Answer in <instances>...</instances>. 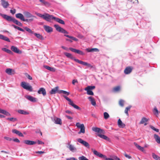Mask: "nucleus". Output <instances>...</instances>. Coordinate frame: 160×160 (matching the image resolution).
<instances>
[{"label": "nucleus", "instance_id": "nucleus-1", "mask_svg": "<svg viewBox=\"0 0 160 160\" xmlns=\"http://www.w3.org/2000/svg\"><path fill=\"white\" fill-rule=\"evenodd\" d=\"M92 130L98 133V136L100 138L108 141L110 140L109 138L103 134H101V133L103 134L105 133V132L103 130L98 128L93 127L92 128Z\"/></svg>", "mask_w": 160, "mask_h": 160}, {"label": "nucleus", "instance_id": "nucleus-2", "mask_svg": "<svg viewBox=\"0 0 160 160\" xmlns=\"http://www.w3.org/2000/svg\"><path fill=\"white\" fill-rule=\"evenodd\" d=\"M0 15L3 18L6 19L8 21H12L17 25L20 26H22V24L21 23L11 16H8L6 14H3L1 13H0Z\"/></svg>", "mask_w": 160, "mask_h": 160}, {"label": "nucleus", "instance_id": "nucleus-3", "mask_svg": "<svg viewBox=\"0 0 160 160\" xmlns=\"http://www.w3.org/2000/svg\"><path fill=\"white\" fill-rule=\"evenodd\" d=\"M21 86L24 89L28 90L30 92L32 91V88L29 84L25 82H22L21 83Z\"/></svg>", "mask_w": 160, "mask_h": 160}, {"label": "nucleus", "instance_id": "nucleus-4", "mask_svg": "<svg viewBox=\"0 0 160 160\" xmlns=\"http://www.w3.org/2000/svg\"><path fill=\"white\" fill-rule=\"evenodd\" d=\"M63 97L66 100H67L69 102V104L70 105L72 106V107H73L74 108H75L78 109V110H80V108H79L78 106L75 105L74 104L72 101L68 97L66 96H63Z\"/></svg>", "mask_w": 160, "mask_h": 160}, {"label": "nucleus", "instance_id": "nucleus-5", "mask_svg": "<svg viewBox=\"0 0 160 160\" xmlns=\"http://www.w3.org/2000/svg\"><path fill=\"white\" fill-rule=\"evenodd\" d=\"M76 126L78 128L80 129V131L78 132V133L80 134L81 133H84L85 132V128L84 125L83 124H81L79 122H77L76 123Z\"/></svg>", "mask_w": 160, "mask_h": 160}, {"label": "nucleus", "instance_id": "nucleus-6", "mask_svg": "<svg viewBox=\"0 0 160 160\" xmlns=\"http://www.w3.org/2000/svg\"><path fill=\"white\" fill-rule=\"evenodd\" d=\"M55 18V17H54L52 15H50L47 13L45 14V16L44 17V19L47 21L51 22V20L54 19Z\"/></svg>", "mask_w": 160, "mask_h": 160}, {"label": "nucleus", "instance_id": "nucleus-7", "mask_svg": "<svg viewBox=\"0 0 160 160\" xmlns=\"http://www.w3.org/2000/svg\"><path fill=\"white\" fill-rule=\"evenodd\" d=\"M54 27L56 28V30L59 32H61L64 34L68 33V32L66 30L63 28H61L58 25L55 24L54 25Z\"/></svg>", "mask_w": 160, "mask_h": 160}, {"label": "nucleus", "instance_id": "nucleus-8", "mask_svg": "<svg viewBox=\"0 0 160 160\" xmlns=\"http://www.w3.org/2000/svg\"><path fill=\"white\" fill-rule=\"evenodd\" d=\"M77 141L78 142H79V143H81V144H82L85 147H87L88 148H89V143L87 142L84 141L83 140L80 138L77 139Z\"/></svg>", "mask_w": 160, "mask_h": 160}, {"label": "nucleus", "instance_id": "nucleus-9", "mask_svg": "<svg viewBox=\"0 0 160 160\" xmlns=\"http://www.w3.org/2000/svg\"><path fill=\"white\" fill-rule=\"evenodd\" d=\"M64 54L68 58H70L72 60H73L76 62H78V61L79 60V59H76L73 55L71 53L67 52L64 53Z\"/></svg>", "mask_w": 160, "mask_h": 160}, {"label": "nucleus", "instance_id": "nucleus-10", "mask_svg": "<svg viewBox=\"0 0 160 160\" xmlns=\"http://www.w3.org/2000/svg\"><path fill=\"white\" fill-rule=\"evenodd\" d=\"M78 61V63L81 64L83 65L84 66H87L88 67L90 68H94V67L92 65H91V64H90L89 63H88L87 62H83L82 61L80 60Z\"/></svg>", "mask_w": 160, "mask_h": 160}, {"label": "nucleus", "instance_id": "nucleus-11", "mask_svg": "<svg viewBox=\"0 0 160 160\" xmlns=\"http://www.w3.org/2000/svg\"><path fill=\"white\" fill-rule=\"evenodd\" d=\"M133 67L131 66H128L127 67L124 69V72L125 74H130L132 71Z\"/></svg>", "mask_w": 160, "mask_h": 160}, {"label": "nucleus", "instance_id": "nucleus-12", "mask_svg": "<svg viewBox=\"0 0 160 160\" xmlns=\"http://www.w3.org/2000/svg\"><path fill=\"white\" fill-rule=\"evenodd\" d=\"M69 49L72 52H75L81 55H84V53L82 51L76 49L72 48H69Z\"/></svg>", "mask_w": 160, "mask_h": 160}, {"label": "nucleus", "instance_id": "nucleus-13", "mask_svg": "<svg viewBox=\"0 0 160 160\" xmlns=\"http://www.w3.org/2000/svg\"><path fill=\"white\" fill-rule=\"evenodd\" d=\"M25 98L28 100L32 102H36L37 101V99L30 95H27Z\"/></svg>", "mask_w": 160, "mask_h": 160}, {"label": "nucleus", "instance_id": "nucleus-14", "mask_svg": "<svg viewBox=\"0 0 160 160\" xmlns=\"http://www.w3.org/2000/svg\"><path fill=\"white\" fill-rule=\"evenodd\" d=\"M92 151L93 152L94 154L100 157L101 158H105V156L103 155L101 153H100L98 152L97 151L95 150H93V149H92Z\"/></svg>", "mask_w": 160, "mask_h": 160}, {"label": "nucleus", "instance_id": "nucleus-15", "mask_svg": "<svg viewBox=\"0 0 160 160\" xmlns=\"http://www.w3.org/2000/svg\"><path fill=\"white\" fill-rule=\"evenodd\" d=\"M5 72L8 74L10 75H14L15 73V70L9 68H7Z\"/></svg>", "mask_w": 160, "mask_h": 160}, {"label": "nucleus", "instance_id": "nucleus-16", "mask_svg": "<svg viewBox=\"0 0 160 160\" xmlns=\"http://www.w3.org/2000/svg\"><path fill=\"white\" fill-rule=\"evenodd\" d=\"M38 93L39 94H42L43 96L46 95V92L43 88H40L38 91Z\"/></svg>", "mask_w": 160, "mask_h": 160}, {"label": "nucleus", "instance_id": "nucleus-17", "mask_svg": "<svg viewBox=\"0 0 160 160\" xmlns=\"http://www.w3.org/2000/svg\"><path fill=\"white\" fill-rule=\"evenodd\" d=\"M11 49L12 51L18 54H21L22 53V52L18 49L17 48L14 46H12L11 47Z\"/></svg>", "mask_w": 160, "mask_h": 160}, {"label": "nucleus", "instance_id": "nucleus-18", "mask_svg": "<svg viewBox=\"0 0 160 160\" xmlns=\"http://www.w3.org/2000/svg\"><path fill=\"white\" fill-rule=\"evenodd\" d=\"M1 4L4 8H7L9 6L8 2L5 0H1Z\"/></svg>", "mask_w": 160, "mask_h": 160}, {"label": "nucleus", "instance_id": "nucleus-19", "mask_svg": "<svg viewBox=\"0 0 160 160\" xmlns=\"http://www.w3.org/2000/svg\"><path fill=\"white\" fill-rule=\"evenodd\" d=\"M23 142L24 143L28 145H34L36 144L37 143L36 142L29 140H25Z\"/></svg>", "mask_w": 160, "mask_h": 160}, {"label": "nucleus", "instance_id": "nucleus-20", "mask_svg": "<svg viewBox=\"0 0 160 160\" xmlns=\"http://www.w3.org/2000/svg\"><path fill=\"white\" fill-rule=\"evenodd\" d=\"M45 30L47 32H52V28L48 26L44 25L43 26Z\"/></svg>", "mask_w": 160, "mask_h": 160}, {"label": "nucleus", "instance_id": "nucleus-21", "mask_svg": "<svg viewBox=\"0 0 160 160\" xmlns=\"http://www.w3.org/2000/svg\"><path fill=\"white\" fill-rule=\"evenodd\" d=\"M24 14L27 18H36V17L32 15L31 13L28 12H25L23 13Z\"/></svg>", "mask_w": 160, "mask_h": 160}, {"label": "nucleus", "instance_id": "nucleus-22", "mask_svg": "<svg viewBox=\"0 0 160 160\" xmlns=\"http://www.w3.org/2000/svg\"><path fill=\"white\" fill-rule=\"evenodd\" d=\"M16 17L17 18L20 19L23 21H25V19L23 15L21 13H18L16 14Z\"/></svg>", "mask_w": 160, "mask_h": 160}, {"label": "nucleus", "instance_id": "nucleus-23", "mask_svg": "<svg viewBox=\"0 0 160 160\" xmlns=\"http://www.w3.org/2000/svg\"><path fill=\"white\" fill-rule=\"evenodd\" d=\"M58 87H56L55 88L51 90L50 92V93L51 94H53L56 93L57 92H58V91H59L58 90Z\"/></svg>", "mask_w": 160, "mask_h": 160}, {"label": "nucleus", "instance_id": "nucleus-24", "mask_svg": "<svg viewBox=\"0 0 160 160\" xmlns=\"http://www.w3.org/2000/svg\"><path fill=\"white\" fill-rule=\"evenodd\" d=\"M54 122L56 124L61 125L62 124V122L61 119L57 117H55L54 119Z\"/></svg>", "mask_w": 160, "mask_h": 160}, {"label": "nucleus", "instance_id": "nucleus-25", "mask_svg": "<svg viewBox=\"0 0 160 160\" xmlns=\"http://www.w3.org/2000/svg\"><path fill=\"white\" fill-rule=\"evenodd\" d=\"M12 132L13 133H15V134L18 135L19 136L22 137H23V134L21 132L19 131H18L16 129L12 130Z\"/></svg>", "mask_w": 160, "mask_h": 160}, {"label": "nucleus", "instance_id": "nucleus-26", "mask_svg": "<svg viewBox=\"0 0 160 160\" xmlns=\"http://www.w3.org/2000/svg\"><path fill=\"white\" fill-rule=\"evenodd\" d=\"M88 99L89 101L91 102L93 106H95L96 105V101L92 97H89L88 98Z\"/></svg>", "mask_w": 160, "mask_h": 160}, {"label": "nucleus", "instance_id": "nucleus-27", "mask_svg": "<svg viewBox=\"0 0 160 160\" xmlns=\"http://www.w3.org/2000/svg\"><path fill=\"white\" fill-rule=\"evenodd\" d=\"M118 125L119 128H123L125 127V124L122 122V121L120 119H119L118 120Z\"/></svg>", "mask_w": 160, "mask_h": 160}, {"label": "nucleus", "instance_id": "nucleus-28", "mask_svg": "<svg viewBox=\"0 0 160 160\" xmlns=\"http://www.w3.org/2000/svg\"><path fill=\"white\" fill-rule=\"evenodd\" d=\"M134 145L137 147V148L138 149L140 150V151H142V152H144L145 151L144 149L142 147H141V146H140V145H138L136 143L134 142Z\"/></svg>", "mask_w": 160, "mask_h": 160}, {"label": "nucleus", "instance_id": "nucleus-29", "mask_svg": "<svg viewBox=\"0 0 160 160\" xmlns=\"http://www.w3.org/2000/svg\"><path fill=\"white\" fill-rule=\"evenodd\" d=\"M54 20L60 24L63 25L65 24L64 21L63 20L59 18L55 17V18Z\"/></svg>", "mask_w": 160, "mask_h": 160}, {"label": "nucleus", "instance_id": "nucleus-30", "mask_svg": "<svg viewBox=\"0 0 160 160\" xmlns=\"http://www.w3.org/2000/svg\"><path fill=\"white\" fill-rule=\"evenodd\" d=\"M86 50L88 52H98L99 51V50L97 48H92L91 49H90L89 48L86 49Z\"/></svg>", "mask_w": 160, "mask_h": 160}, {"label": "nucleus", "instance_id": "nucleus-31", "mask_svg": "<svg viewBox=\"0 0 160 160\" xmlns=\"http://www.w3.org/2000/svg\"><path fill=\"white\" fill-rule=\"evenodd\" d=\"M0 113L3 114L6 116H10L11 114L6 111L0 109Z\"/></svg>", "mask_w": 160, "mask_h": 160}, {"label": "nucleus", "instance_id": "nucleus-32", "mask_svg": "<svg viewBox=\"0 0 160 160\" xmlns=\"http://www.w3.org/2000/svg\"><path fill=\"white\" fill-rule=\"evenodd\" d=\"M149 120V119H148L145 117H143L141 121L139 122L140 124H142L144 123L145 122H146L148 121Z\"/></svg>", "mask_w": 160, "mask_h": 160}, {"label": "nucleus", "instance_id": "nucleus-33", "mask_svg": "<svg viewBox=\"0 0 160 160\" xmlns=\"http://www.w3.org/2000/svg\"><path fill=\"white\" fill-rule=\"evenodd\" d=\"M42 4L45 5L46 7H48L50 6V4L48 2L45 1L44 0H39Z\"/></svg>", "mask_w": 160, "mask_h": 160}, {"label": "nucleus", "instance_id": "nucleus-34", "mask_svg": "<svg viewBox=\"0 0 160 160\" xmlns=\"http://www.w3.org/2000/svg\"><path fill=\"white\" fill-rule=\"evenodd\" d=\"M68 147L69 148L70 151L73 152L74 151H75L76 150V148L75 147H74L73 145L70 144L69 143H68Z\"/></svg>", "mask_w": 160, "mask_h": 160}, {"label": "nucleus", "instance_id": "nucleus-35", "mask_svg": "<svg viewBox=\"0 0 160 160\" xmlns=\"http://www.w3.org/2000/svg\"><path fill=\"white\" fill-rule=\"evenodd\" d=\"M44 67L47 70L52 72H55V69L54 68L50 67L48 66H44Z\"/></svg>", "mask_w": 160, "mask_h": 160}, {"label": "nucleus", "instance_id": "nucleus-36", "mask_svg": "<svg viewBox=\"0 0 160 160\" xmlns=\"http://www.w3.org/2000/svg\"><path fill=\"white\" fill-rule=\"evenodd\" d=\"M154 138L156 142L160 144V138L158 135L157 134L154 135Z\"/></svg>", "mask_w": 160, "mask_h": 160}, {"label": "nucleus", "instance_id": "nucleus-37", "mask_svg": "<svg viewBox=\"0 0 160 160\" xmlns=\"http://www.w3.org/2000/svg\"><path fill=\"white\" fill-rule=\"evenodd\" d=\"M58 93L59 94L63 93V94H66L67 96L68 95L70 94L69 92L62 90H60L58 91Z\"/></svg>", "mask_w": 160, "mask_h": 160}, {"label": "nucleus", "instance_id": "nucleus-38", "mask_svg": "<svg viewBox=\"0 0 160 160\" xmlns=\"http://www.w3.org/2000/svg\"><path fill=\"white\" fill-rule=\"evenodd\" d=\"M18 112L20 114L24 115L28 114H29L28 112L23 110H19L18 111Z\"/></svg>", "mask_w": 160, "mask_h": 160}, {"label": "nucleus", "instance_id": "nucleus-39", "mask_svg": "<svg viewBox=\"0 0 160 160\" xmlns=\"http://www.w3.org/2000/svg\"><path fill=\"white\" fill-rule=\"evenodd\" d=\"M33 34L38 39L42 40H43V37L40 34L36 33H34Z\"/></svg>", "mask_w": 160, "mask_h": 160}, {"label": "nucleus", "instance_id": "nucleus-40", "mask_svg": "<svg viewBox=\"0 0 160 160\" xmlns=\"http://www.w3.org/2000/svg\"><path fill=\"white\" fill-rule=\"evenodd\" d=\"M64 35V36H65L68 38H70L71 39L73 40L74 41H77L78 40V39H77V38H75L74 37L71 36H70L68 35H66V34H65Z\"/></svg>", "mask_w": 160, "mask_h": 160}, {"label": "nucleus", "instance_id": "nucleus-41", "mask_svg": "<svg viewBox=\"0 0 160 160\" xmlns=\"http://www.w3.org/2000/svg\"><path fill=\"white\" fill-rule=\"evenodd\" d=\"M85 90L87 91V94L88 95H94L93 92L91 90H90L86 88H85Z\"/></svg>", "mask_w": 160, "mask_h": 160}, {"label": "nucleus", "instance_id": "nucleus-42", "mask_svg": "<svg viewBox=\"0 0 160 160\" xmlns=\"http://www.w3.org/2000/svg\"><path fill=\"white\" fill-rule=\"evenodd\" d=\"M152 157L153 158L156 160H160V157L156 155L154 153H152Z\"/></svg>", "mask_w": 160, "mask_h": 160}, {"label": "nucleus", "instance_id": "nucleus-43", "mask_svg": "<svg viewBox=\"0 0 160 160\" xmlns=\"http://www.w3.org/2000/svg\"><path fill=\"white\" fill-rule=\"evenodd\" d=\"M120 86H117L113 88V91L114 92H118L120 90Z\"/></svg>", "mask_w": 160, "mask_h": 160}, {"label": "nucleus", "instance_id": "nucleus-44", "mask_svg": "<svg viewBox=\"0 0 160 160\" xmlns=\"http://www.w3.org/2000/svg\"><path fill=\"white\" fill-rule=\"evenodd\" d=\"M2 50L3 51L7 52V53H9V54H12V52L10 50L6 48H2Z\"/></svg>", "mask_w": 160, "mask_h": 160}, {"label": "nucleus", "instance_id": "nucleus-45", "mask_svg": "<svg viewBox=\"0 0 160 160\" xmlns=\"http://www.w3.org/2000/svg\"><path fill=\"white\" fill-rule=\"evenodd\" d=\"M153 112L155 115H156L157 116H158V111L156 107H155L154 108Z\"/></svg>", "mask_w": 160, "mask_h": 160}, {"label": "nucleus", "instance_id": "nucleus-46", "mask_svg": "<svg viewBox=\"0 0 160 160\" xmlns=\"http://www.w3.org/2000/svg\"><path fill=\"white\" fill-rule=\"evenodd\" d=\"M124 101L122 99H120L119 101V104L122 107H123L124 105Z\"/></svg>", "mask_w": 160, "mask_h": 160}, {"label": "nucleus", "instance_id": "nucleus-47", "mask_svg": "<svg viewBox=\"0 0 160 160\" xmlns=\"http://www.w3.org/2000/svg\"><path fill=\"white\" fill-rule=\"evenodd\" d=\"M24 29L27 32H28L32 33V34H33L34 33V32L32 31V30H31L28 27H25L24 28Z\"/></svg>", "mask_w": 160, "mask_h": 160}, {"label": "nucleus", "instance_id": "nucleus-48", "mask_svg": "<svg viewBox=\"0 0 160 160\" xmlns=\"http://www.w3.org/2000/svg\"><path fill=\"white\" fill-rule=\"evenodd\" d=\"M12 26L15 28L17 29L20 31H21L22 32H24V30L22 29V28L18 27L17 26H16L14 25H12Z\"/></svg>", "mask_w": 160, "mask_h": 160}, {"label": "nucleus", "instance_id": "nucleus-49", "mask_svg": "<svg viewBox=\"0 0 160 160\" xmlns=\"http://www.w3.org/2000/svg\"><path fill=\"white\" fill-rule=\"evenodd\" d=\"M103 115L104 118L105 119H108L109 117V115L107 112H104L103 113Z\"/></svg>", "mask_w": 160, "mask_h": 160}, {"label": "nucleus", "instance_id": "nucleus-50", "mask_svg": "<svg viewBox=\"0 0 160 160\" xmlns=\"http://www.w3.org/2000/svg\"><path fill=\"white\" fill-rule=\"evenodd\" d=\"M78 159L79 160H88V158L83 156L79 157Z\"/></svg>", "mask_w": 160, "mask_h": 160}, {"label": "nucleus", "instance_id": "nucleus-51", "mask_svg": "<svg viewBox=\"0 0 160 160\" xmlns=\"http://www.w3.org/2000/svg\"><path fill=\"white\" fill-rule=\"evenodd\" d=\"M26 77L29 79L32 80V78L31 76L29 75L28 73H25L24 74Z\"/></svg>", "mask_w": 160, "mask_h": 160}, {"label": "nucleus", "instance_id": "nucleus-52", "mask_svg": "<svg viewBox=\"0 0 160 160\" xmlns=\"http://www.w3.org/2000/svg\"><path fill=\"white\" fill-rule=\"evenodd\" d=\"M150 127L153 130L155 131L156 132H159V129H158L152 126V125H150Z\"/></svg>", "mask_w": 160, "mask_h": 160}, {"label": "nucleus", "instance_id": "nucleus-53", "mask_svg": "<svg viewBox=\"0 0 160 160\" xmlns=\"http://www.w3.org/2000/svg\"><path fill=\"white\" fill-rule=\"evenodd\" d=\"M7 120L14 122L16 121H17V119L16 118H8L7 119Z\"/></svg>", "mask_w": 160, "mask_h": 160}, {"label": "nucleus", "instance_id": "nucleus-54", "mask_svg": "<svg viewBox=\"0 0 160 160\" xmlns=\"http://www.w3.org/2000/svg\"><path fill=\"white\" fill-rule=\"evenodd\" d=\"M31 18L29 19H25L24 21L26 22H31L33 21V20H34V18Z\"/></svg>", "mask_w": 160, "mask_h": 160}, {"label": "nucleus", "instance_id": "nucleus-55", "mask_svg": "<svg viewBox=\"0 0 160 160\" xmlns=\"http://www.w3.org/2000/svg\"><path fill=\"white\" fill-rule=\"evenodd\" d=\"M86 88L90 90H91L94 89L95 88V86H88Z\"/></svg>", "mask_w": 160, "mask_h": 160}, {"label": "nucleus", "instance_id": "nucleus-56", "mask_svg": "<svg viewBox=\"0 0 160 160\" xmlns=\"http://www.w3.org/2000/svg\"><path fill=\"white\" fill-rule=\"evenodd\" d=\"M133 3L137 4L138 3V0H128Z\"/></svg>", "mask_w": 160, "mask_h": 160}, {"label": "nucleus", "instance_id": "nucleus-57", "mask_svg": "<svg viewBox=\"0 0 160 160\" xmlns=\"http://www.w3.org/2000/svg\"><path fill=\"white\" fill-rule=\"evenodd\" d=\"M36 14L37 15H38L39 17L42 18L44 19V16H45V14H43V15H42L40 13H36Z\"/></svg>", "mask_w": 160, "mask_h": 160}, {"label": "nucleus", "instance_id": "nucleus-58", "mask_svg": "<svg viewBox=\"0 0 160 160\" xmlns=\"http://www.w3.org/2000/svg\"><path fill=\"white\" fill-rule=\"evenodd\" d=\"M4 138L7 141H11L12 140V138L7 137H4Z\"/></svg>", "mask_w": 160, "mask_h": 160}, {"label": "nucleus", "instance_id": "nucleus-59", "mask_svg": "<svg viewBox=\"0 0 160 160\" xmlns=\"http://www.w3.org/2000/svg\"><path fill=\"white\" fill-rule=\"evenodd\" d=\"M3 40L8 42H10V40L9 38L5 36H4V37L3 38Z\"/></svg>", "mask_w": 160, "mask_h": 160}, {"label": "nucleus", "instance_id": "nucleus-60", "mask_svg": "<svg viewBox=\"0 0 160 160\" xmlns=\"http://www.w3.org/2000/svg\"><path fill=\"white\" fill-rule=\"evenodd\" d=\"M124 155L126 158L128 159H131V157L130 155H128L125 152L124 154Z\"/></svg>", "mask_w": 160, "mask_h": 160}, {"label": "nucleus", "instance_id": "nucleus-61", "mask_svg": "<svg viewBox=\"0 0 160 160\" xmlns=\"http://www.w3.org/2000/svg\"><path fill=\"white\" fill-rule=\"evenodd\" d=\"M10 11V12L13 14H14L16 12V10L15 9H14L13 10H11Z\"/></svg>", "mask_w": 160, "mask_h": 160}, {"label": "nucleus", "instance_id": "nucleus-62", "mask_svg": "<svg viewBox=\"0 0 160 160\" xmlns=\"http://www.w3.org/2000/svg\"><path fill=\"white\" fill-rule=\"evenodd\" d=\"M12 140L14 142H17L19 143L20 142L19 140L17 138L14 139Z\"/></svg>", "mask_w": 160, "mask_h": 160}, {"label": "nucleus", "instance_id": "nucleus-63", "mask_svg": "<svg viewBox=\"0 0 160 160\" xmlns=\"http://www.w3.org/2000/svg\"><path fill=\"white\" fill-rule=\"evenodd\" d=\"M37 143L38 144H44V142L42 141L38 140L37 141Z\"/></svg>", "mask_w": 160, "mask_h": 160}, {"label": "nucleus", "instance_id": "nucleus-64", "mask_svg": "<svg viewBox=\"0 0 160 160\" xmlns=\"http://www.w3.org/2000/svg\"><path fill=\"white\" fill-rule=\"evenodd\" d=\"M66 160H78L74 158H67Z\"/></svg>", "mask_w": 160, "mask_h": 160}]
</instances>
